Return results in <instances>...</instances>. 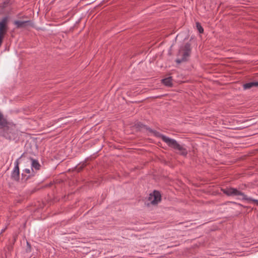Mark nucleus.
<instances>
[{"mask_svg": "<svg viewBox=\"0 0 258 258\" xmlns=\"http://www.w3.org/2000/svg\"><path fill=\"white\" fill-rule=\"evenodd\" d=\"M222 191L228 196H237L238 197V199L253 201L255 202L258 205V200L247 197L243 192L238 190L236 188L233 187L226 188L222 189Z\"/></svg>", "mask_w": 258, "mask_h": 258, "instance_id": "1", "label": "nucleus"}, {"mask_svg": "<svg viewBox=\"0 0 258 258\" xmlns=\"http://www.w3.org/2000/svg\"><path fill=\"white\" fill-rule=\"evenodd\" d=\"M191 53L190 44L186 43L184 46L180 47L178 56H181L180 58H177L175 61L177 63H180L182 62L187 60L188 57L190 56Z\"/></svg>", "mask_w": 258, "mask_h": 258, "instance_id": "2", "label": "nucleus"}, {"mask_svg": "<svg viewBox=\"0 0 258 258\" xmlns=\"http://www.w3.org/2000/svg\"><path fill=\"white\" fill-rule=\"evenodd\" d=\"M163 141L169 147L175 150H178L180 154L183 156H186L187 151L182 146L179 145L177 142L173 139L168 137H163Z\"/></svg>", "mask_w": 258, "mask_h": 258, "instance_id": "3", "label": "nucleus"}, {"mask_svg": "<svg viewBox=\"0 0 258 258\" xmlns=\"http://www.w3.org/2000/svg\"><path fill=\"white\" fill-rule=\"evenodd\" d=\"M148 201L152 205L157 204L161 201V195L158 191L155 190L153 193L149 195Z\"/></svg>", "mask_w": 258, "mask_h": 258, "instance_id": "4", "label": "nucleus"}, {"mask_svg": "<svg viewBox=\"0 0 258 258\" xmlns=\"http://www.w3.org/2000/svg\"><path fill=\"white\" fill-rule=\"evenodd\" d=\"M11 177L13 180L17 181L20 179V171L18 160L16 161L14 163V167L11 172Z\"/></svg>", "mask_w": 258, "mask_h": 258, "instance_id": "5", "label": "nucleus"}, {"mask_svg": "<svg viewBox=\"0 0 258 258\" xmlns=\"http://www.w3.org/2000/svg\"><path fill=\"white\" fill-rule=\"evenodd\" d=\"M9 18L7 16L3 17L0 21V33L6 34L7 31V24Z\"/></svg>", "mask_w": 258, "mask_h": 258, "instance_id": "6", "label": "nucleus"}, {"mask_svg": "<svg viewBox=\"0 0 258 258\" xmlns=\"http://www.w3.org/2000/svg\"><path fill=\"white\" fill-rule=\"evenodd\" d=\"M14 24L16 26L17 28H25L28 26H32L33 23L30 20L28 21H15Z\"/></svg>", "mask_w": 258, "mask_h": 258, "instance_id": "7", "label": "nucleus"}, {"mask_svg": "<svg viewBox=\"0 0 258 258\" xmlns=\"http://www.w3.org/2000/svg\"><path fill=\"white\" fill-rule=\"evenodd\" d=\"M31 170L32 171L34 170H38L40 168V164L39 163L38 161L34 159L31 158Z\"/></svg>", "mask_w": 258, "mask_h": 258, "instance_id": "8", "label": "nucleus"}, {"mask_svg": "<svg viewBox=\"0 0 258 258\" xmlns=\"http://www.w3.org/2000/svg\"><path fill=\"white\" fill-rule=\"evenodd\" d=\"M258 86V81L257 82H249L246 84H244L243 85V87L244 89H249L253 87H257Z\"/></svg>", "mask_w": 258, "mask_h": 258, "instance_id": "9", "label": "nucleus"}, {"mask_svg": "<svg viewBox=\"0 0 258 258\" xmlns=\"http://www.w3.org/2000/svg\"><path fill=\"white\" fill-rule=\"evenodd\" d=\"M8 124L7 119L4 117L3 114L0 112V126L5 127Z\"/></svg>", "mask_w": 258, "mask_h": 258, "instance_id": "10", "label": "nucleus"}, {"mask_svg": "<svg viewBox=\"0 0 258 258\" xmlns=\"http://www.w3.org/2000/svg\"><path fill=\"white\" fill-rule=\"evenodd\" d=\"M162 83L166 86H171L172 84L171 77H168L163 79Z\"/></svg>", "mask_w": 258, "mask_h": 258, "instance_id": "11", "label": "nucleus"}, {"mask_svg": "<svg viewBox=\"0 0 258 258\" xmlns=\"http://www.w3.org/2000/svg\"><path fill=\"white\" fill-rule=\"evenodd\" d=\"M196 27L200 33H203L204 29L199 22L196 23Z\"/></svg>", "mask_w": 258, "mask_h": 258, "instance_id": "12", "label": "nucleus"}, {"mask_svg": "<svg viewBox=\"0 0 258 258\" xmlns=\"http://www.w3.org/2000/svg\"><path fill=\"white\" fill-rule=\"evenodd\" d=\"M10 3V0H6L5 1V2H4L1 5V7L2 8H5L6 7H7L8 5Z\"/></svg>", "mask_w": 258, "mask_h": 258, "instance_id": "13", "label": "nucleus"}, {"mask_svg": "<svg viewBox=\"0 0 258 258\" xmlns=\"http://www.w3.org/2000/svg\"><path fill=\"white\" fill-rule=\"evenodd\" d=\"M154 135H155V136L161 138L162 141H163V137H166V136H164L156 131L154 132Z\"/></svg>", "mask_w": 258, "mask_h": 258, "instance_id": "14", "label": "nucleus"}, {"mask_svg": "<svg viewBox=\"0 0 258 258\" xmlns=\"http://www.w3.org/2000/svg\"><path fill=\"white\" fill-rule=\"evenodd\" d=\"M25 173H28L30 174L31 173V170L28 168H26L23 170V172L22 173V176L23 177L25 176Z\"/></svg>", "mask_w": 258, "mask_h": 258, "instance_id": "15", "label": "nucleus"}, {"mask_svg": "<svg viewBox=\"0 0 258 258\" xmlns=\"http://www.w3.org/2000/svg\"><path fill=\"white\" fill-rule=\"evenodd\" d=\"M5 34L0 33V46L2 45L3 40Z\"/></svg>", "mask_w": 258, "mask_h": 258, "instance_id": "16", "label": "nucleus"}]
</instances>
